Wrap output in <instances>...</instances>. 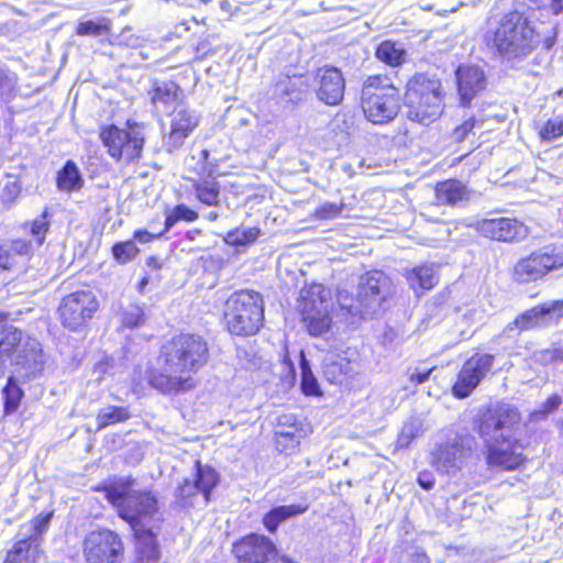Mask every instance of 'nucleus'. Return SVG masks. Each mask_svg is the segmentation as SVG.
Instances as JSON below:
<instances>
[{
	"label": "nucleus",
	"mask_w": 563,
	"mask_h": 563,
	"mask_svg": "<svg viewBox=\"0 0 563 563\" xmlns=\"http://www.w3.org/2000/svg\"><path fill=\"white\" fill-rule=\"evenodd\" d=\"M2 393L4 398L5 413L14 412L19 408L23 393L12 377L8 379V383L4 386Z\"/></svg>",
	"instance_id": "nucleus-42"
},
{
	"label": "nucleus",
	"mask_w": 563,
	"mask_h": 563,
	"mask_svg": "<svg viewBox=\"0 0 563 563\" xmlns=\"http://www.w3.org/2000/svg\"><path fill=\"white\" fill-rule=\"evenodd\" d=\"M276 435L278 439L277 440L278 443H280L283 439H285V440L289 439V441L291 442L290 445L292 448L297 446L300 443V437L291 431H277Z\"/></svg>",
	"instance_id": "nucleus-53"
},
{
	"label": "nucleus",
	"mask_w": 563,
	"mask_h": 563,
	"mask_svg": "<svg viewBox=\"0 0 563 563\" xmlns=\"http://www.w3.org/2000/svg\"><path fill=\"white\" fill-rule=\"evenodd\" d=\"M416 435V428L412 423L405 424L397 439L398 448H407Z\"/></svg>",
	"instance_id": "nucleus-51"
},
{
	"label": "nucleus",
	"mask_w": 563,
	"mask_h": 563,
	"mask_svg": "<svg viewBox=\"0 0 563 563\" xmlns=\"http://www.w3.org/2000/svg\"><path fill=\"white\" fill-rule=\"evenodd\" d=\"M563 135V114L549 119L540 130L544 141H552Z\"/></svg>",
	"instance_id": "nucleus-44"
},
{
	"label": "nucleus",
	"mask_w": 563,
	"mask_h": 563,
	"mask_svg": "<svg viewBox=\"0 0 563 563\" xmlns=\"http://www.w3.org/2000/svg\"><path fill=\"white\" fill-rule=\"evenodd\" d=\"M520 415L509 406L489 410L483 416L478 432L490 467L515 470L522 464L525 446L520 440Z\"/></svg>",
	"instance_id": "nucleus-3"
},
{
	"label": "nucleus",
	"mask_w": 563,
	"mask_h": 563,
	"mask_svg": "<svg viewBox=\"0 0 563 563\" xmlns=\"http://www.w3.org/2000/svg\"><path fill=\"white\" fill-rule=\"evenodd\" d=\"M224 321L232 334H255L264 321V306L261 295L250 290L232 294L225 301Z\"/></svg>",
	"instance_id": "nucleus-8"
},
{
	"label": "nucleus",
	"mask_w": 563,
	"mask_h": 563,
	"mask_svg": "<svg viewBox=\"0 0 563 563\" xmlns=\"http://www.w3.org/2000/svg\"><path fill=\"white\" fill-rule=\"evenodd\" d=\"M376 56L385 64L395 67L404 63L406 51L401 44L393 41H384L378 45Z\"/></svg>",
	"instance_id": "nucleus-33"
},
{
	"label": "nucleus",
	"mask_w": 563,
	"mask_h": 563,
	"mask_svg": "<svg viewBox=\"0 0 563 563\" xmlns=\"http://www.w3.org/2000/svg\"><path fill=\"white\" fill-rule=\"evenodd\" d=\"M300 372H301V390L307 396H319L320 387L316 376L313 375L305 352L300 351Z\"/></svg>",
	"instance_id": "nucleus-39"
},
{
	"label": "nucleus",
	"mask_w": 563,
	"mask_h": 563,
	"mask_svg": "<svg viewBox=\"0 0 563 563\" xmlns=\"http://www.w3.org/2000/svg\"><path fill=\"white\" fill-rule=\"evenodd\" d=\"M196 197L207 206H216L219 200L220 188L214 179L196 181L194 185Z\"/></svg>",
	"instance_id": "nucleus-38"
},
{
	"label": "nucleus",
	"mask_w": 563,
	"mask_h": 563,
	"mask_svg": "<svg viewBox=\"0 0 563 563\" xmlns=\"http://www.w3.org/2000/svg\"><path fill=\"white\" fill-rule=\"evenodd\" d=\"M477 125V121L474 118H470L465 120L461 125L456 126L452 132V137L455 142L464 141L467 135L473 132L475 126Z\"/></svg>",
	"instance_id": "nucleus-50"
},
{
	"label": "nucleus",
	"mask_w": 563,
	"mask_h": 563,
	"mask_svg": "<svg viewBox=\"0 0 563 563\" xmlns=\"http://www.w3.org/2000/svg\"><path fill=\"white\" fill-rule=\"evenodd\" d=\"M300 311L311 335L325 333L332 323L330 308L331 291L321 284H312L301 289Z\"/></svg>",
	"instance_id": "nucleus-9"
},
{
	"label": "nucleus",
	"mask_w": 563,
	"mask_h": 563,
	"mask_svg": "<svg viewBox=\"0 0 563 563\" xmlns=\"http://www.w3.org/2000/svg\"><path fill=\"white\" fill-rule=\"evenodd\" d=\"M343 202H322L313 212L312 217L316 220H333L341 216L343 210Z\"/></svg>",
	"instance_id": "nucleus-45"
},
{
	"label": "nucleus",
	"mask_w": 563,
	"mask_h": 563,
	"mask_svg": "<svg viewBox=\"0 0 563 563\" xmlns=\"http://www.w3.org/2000/svg\"><path fill=\"white\" fill-rule=\"evenodd\" d=\"M405 104L408 119L428 125L443 112V93L440 80L416 75L407 84Z\"/></svg>",
	"instance_id": "nucleus-5"
},
{
	"label": "nucleus",
	"mask_w": 563,
	"mask_h": 563,
	"mask_svg": "<svg viewBox=\"0 0 563 563\" xmlns=\"http://www.w3.org/2000/svg\"><path fill=\"white\" fill-rule=\"evenodd\" d=\"M240 563H268L275 556V545L264 536L250 534L234 544Z\"/></svg>",
	"instance_id": "nucleus-22"
},
{
	"label": "nucleus",
	"mask_w": 563,
	"mask_h": 563,
	"mask_svg": "<svg viewBox=\"0 0 563 563\" xmlns=\"http://www.w3.org/2000/svg\"><path fill=\"white\" fill-rule=\"evenodd\" d=\"M130 483L107 485L100 490L126 521L136 539L134 563H156L159 551L152 523L159 521L157 498L147 490H132Z\"/></svg>",
	"instance_id": "nucleus-2"
},
{
	"label": "nucleus",
	"mask_w": 563,
	"mask_h": 563,
	"mask_svg": "<svg viewBox=\"0 0 563 563\" xmlns=\"http://www.w3.org/2000/svg\"><path fill=\"white\" fill-rule=\"evenodd\" d=\"M84 185L80 170L76 163L67 161L57 174V187L62 191L70 192L79 190Z\"/></svg>",
	"instance_id": "nucleus-32"
},
{
	"label": "nucleus",
	"mask_w": 563,
	"mask_h": 563,
	"mask_svg": "<svg viewBox=\"0 0 563 563\" xmlns=\"http://www.w3.org/2000/svg\"><path fill=\"white\" fill-rule=\"evenodd\" d=\"M43 363L40 342L0 319V376L8 365H18L33 373Z\"/></svg>",
	"instance_id": "nucleus-6"
},
{
	"label": "nucleus",
	"mask_w": 563,
	"mask_h": 563,
	"mask_svg": "<svg viewBox=\"0 0 563 563\" xmlns=\"http://www.w3.org/2000/svg\"><path fill=\"white\" fill-rule=\"evenodd\" d=\"M482 235L507 243L520 242L529 234L528 227L514 218H492L477 220L473 224Z\"/></svg>",
	"instance_id": "nucleus-18"
},
{
	"label": "nucleus",
	"mask_w": 563,
	"mask_h": 563,
	"mask_svg": "<svg viewBox=\"0 0 563 563\" xmlns=\"http://www.w3.org/2000/svg\"><path fill=\"white\" fill-rule=\"evenodd\" d=\"M82 553L87 563H121L124 545L115 531L107 528L96 529L85 536Z\"/></svg>",
	"instance_id": "nucleus-12"
},
{
	"label": "nucleus",
	"mask_w": 563,
	"mask_h": 563,
	"mask_svg": "<svg viewBox=\"0 0 563 563\" xmlns=\"http://www.w3.org/2000/svg\"><path fill=\"white\" fill-rule=\"evenodd\" d=\"M484 41L499 58L510 64L525 60L541 42L532 23L519 11L490 18Z\"/></svg>",
	"instance_id": "nucleus-4"
},
{
	"label": "nucleus",
	"mask_w": 563,
	"mask_h": 563,
	"mask_svg": "<svg viewBox=\"0 0 563 563\" xmlns=\"http://www.w3.org/2000/svg\"><path fill=\"white\" fill-rule=\"evenodd\" d=\"M200 118L195 110L186 104L175 108L170 114V131L165 136V144L169 151L179 148L184 141L198 126Z\"/></svg>",
	"instance_id": "nucleus-20"
},
{
	"label": "nucleus",
	"mask_w": 563,
	"mask_h": 563,
	"mask_svg": "<svg viewBox=\"0 0 563 563\" xmlns=\"http://www.w3.org/2000/svg\"><path fill=\"white\" fill-rule=\"evenodd\" d=\"M494 355L476 353L463 364L455 384L453 394L457 398H465L478 386L483 378L492 371Z\"/></svg>",
	"instance_id": "nucleus-15"
},
{
	"label": "nucleus",
	"mask_w": 563,
	"mask_h": 563,
	"mask_svg": "<svg viewBox=\"0 0 563 563\" xmlns=\"http://www.w3.org/2000/svg\"><path fill=\"white\" fill-rule=\"evenodd\" d=\"M148 284V278L147 277H143L141 279V282L139 283V290L140 291H143L144 287Z\"/></svg>",
	"instance_id": "nucleus-59"
},
{
	"label": "nucleus",
	"mask_w": 563,
	"mask_h": 563,
	"mask_svg": "<svg viewBox=\"0 0 563 563\" xmlns=\"http://www.w3.org/2000/svg\"><path fill=\"white\" fill-rule=\"evenodd\" d=\"M561 402V399L559 396L553 395L548 398V400L543 404L542 410L539 411V413H542L543 416L548 415L549 412L555 410ZM538 415V412H536Z\"/></svg>",
	"instance_id": "nucleus-52"
},
{
	"label": "nucleus",
	"mask_w": 563,
	"mask_h": 563,
	"mask_svg": "<svg viewBox=\"0 0 563 563\" xmlns=\"http://www.w3.org/2000/svg\"><path fill=\"white\" fill-rule=\"evenodd\" d=\"M209 358L207 342L199 335L181 333L161 349L162 368L147 372L148 384L158 393L176 396L197 386L194 375Z\"/></svg>",
	"instance_id": "nucleus-1"
},
{
	"label": "nucleus",
	"mask_w": 563,
	"mask_h": 563,
	"mask_svg": "<svg viewBox=\"0 0 563 563\" xmlns=\"http://www.w3.org/2000/svg\"><path fill=\"white\" fill-rule=\"evenodd\" d=\"M111 20L104 16L96 20L79 21L76 33L80 36H101L109 34Z\"/></svg>",
	"instance_id": "nucleus-37"
},
{
	"label": "nucleus",
	"mask_w": 563,
	"mask_h": 563,
	"mask_svg": "<svg viewBox=\"0 0 563 563\" xmlns=\"http://www.w3.org/2000/svg\"><path fill=\"white\" fill-rule=\"evenodd\" d=\"M550 7L554 14L563 13V0H552Z\"/></svg>",
	"instance_id": "nucleus-58"
},
{
	"label": "nucleus",
	"mask_w": 563,
	"mask_h": 563,
	"mask_svg": "<svg viewBox=\"0 0 563 563\" xmlns=\"http://www.w3.org/2000/svg\"><path fill=\"white\" fill-rule=\"evenodd\" d=\"M187 168L192 172L210 176L213 173L216 164L209 161V152L207 150H199L188 156L185 161Z\"/></svg>",
	"instance_id": "nucleus-40"
},
{
	"label": "nucleus",
	"mask_w": 563,
	"mask_h": 563,
	"mask_svg": "<svg viewBox=\"0 0 563 563\" xmlns=\"http://www.w3.org/2000/svg\"><path fill=\"white\" fill-rule=\"evenodd\" d=\"M100 139L108 154L115 161L133 162L141 156L144 145L143 128L128 121L124 128L108 125L100 132Z\"/></svg>",
	"instance_id": "nucleus-10"
},
{
	"label": "nucleus",
	"mask_w": 563,
	"mask_h": 563,
	"mask_svg": "<svg viewBox=\"0 0 563 563\" xmlns=\"http://www.w3.org/2000/svg\"><path fill=\"white\" fill-rule=\"evenodd\" d=\"M282 562L283 563H296V562H294L292 560H290L288 558H283Z\"/></svg>",
	"instance_id": "nucleus-61"
},
{
	"label": "nucleus",
	"mask_w": 563,
	"mask_h": 563,
	"mask_svg": "<svg viewBox=\"0 0 563 563\" xmlns=\"http://www.w3.org/2000/svg\"><path fill=\"white\" fill-rule=\"evenodd\" d=\"M285 363H287L289 368H290V371L294 372V365H292V363H291V361L289 360L288 356H285Z\"/></svg>",
	"instance_id": "nucleus-60"
},
{
	"label": "nucleus",
	"mask_w": 563,
	"mask_h": 563,
	"mask_svg": "<svg viewBox=\"0 0 563 563\" xmlns=\"http://www.w3.org/2000/svg\"><path fill=\"white\" fill-rule=\"evenodd\" d=\"M313 87L320 101L328 106H335L343 99L345 82L338 68L322 67L314 75Z\"/></svg>",
	"instance_id": "nucleus-19"
},
{
	"label": "nucleus",
	"mask_w": 563,
	"mask_h": 563,
	"mask_svg": "<svg viewBox=\"0 0 563 563\" xmlns=\"http://www.w3.org/2000/svg\"><path fill=\"white\" fill-rule=\"evenodd\" d=\"M51 518L52 512L40 514L30 522L27 527L30 533L25 538H32L37 543V538L47 530Z\"/></svg>",
	"instance_id": "nucleus-47"
},
{
	"label": "nucleus",
	"mask_w": 563,
	"mask_h": 563,
	"mask_svg": "<svg viewBox=\"0 0 563 563\" xmlns=\"http://www.w3.org/2000/svg\"><path fill=\"white\" fill-rule=\"evenodd\" d=\"M216 218H217V214H213V213L209 214V219H212V220H213V219H216Z\"/></svg>",
	"instance_id": "nucleus-62"
},
{
	"label": "nucleus",
	"mask_w": 563,
	"mask_h": 563,
	"mask_svg": "<svg viewBox=\"0 0 563 563\" xmlns=\"http://www.w3.org/2000/svg\"><path fill=\"white\" fill-rule=\"evenodd\" d=\"M305 80L302 77H286L276 85V90L288 98V101L300 99L303 91Z\"/></svg>",
	"instance_id": "nucleus-41"
},
{
	"label": "nucleus",
	"mask_w": 563,
	"mask_h": 563,
	"mask_svg": "<svg viewBox=\"0 0 563 563\" xmlns=\"http://www.w3.org/2000/svg\"><path fill=\"white\" fill-rule=\"evenodd\" d=\"M99 302L89 290L75 291L66 296L59 307L60 320L65 328L77 331L92 318Z\"/></svg>",
	"instance_id": "nucleus-14"
},
{
	"label": "nucleus",
	"mask_w": 563,
	"mask_h": 563,
	"mask_svg": "<svg viewBox=\"0 0 563 563\" xmlns=\"http://www.w3.org/2000/svg\"><path fill=\"white\" fill-rule=\"evenodd\" d=\"M418 483L419 485L429 490L433 487L434 485V479H433V476L429 473H421L418 477Z\"/></svg>",
	"instance_id": "nucleus-56"
},
{
	"label": "nucleus",
	"mask_w": 563,
	"mask_h": 563,
	"mask_svg": "<svg viewBox=\"0 0 563 563\" xmlns=\"http://www.w3.org/2000/svg\"><path fill=\"white\" fill-rule=\"evenodd\" d=\"M31 234L34 236V242L36 246L43 244L45 240V235L48 231V221L46 220V213H43L41 217L35 219L31 223Z\"/></svg>",
	"instance_id": "nucleus-49"
},
{
	"label": "nucleus",
	"mask_w": 563,
	"mask_h": 563,
	"mask_svg": "<svg viewBox=\"0 0 563 563\" xmlns=\"http://www.w3.org/2000/svg\"><path fill=\"white\" fill-rule=\"evenodd\" d=\"M537 362L549 365L563 363V347L545 349L534 353Z\"/></svg>",
	"instance_id": "nucleus-48"
},
{
	"label": "nucleus",
	"mask_w": 563,
	"mask_h": 563,
	"mask_svg": "<svg viewBox=\"0 0 563 563\" xmlns=\"http://www.w3.org/2000/svg\"><path fill=\"white\" fill-rule=\"evenodd\" d=\"M198 218V213L185 205H178L172 209L165 219V230H170L178 221L184 220L192 222Z\"/></svg>",
	"instance_id": "nucleus-43"
},
{
	"label": "nucleus",
	"mask_w": 563,
	"mask_h": 563,
	"mask_svg": "<svg viewBox=\"0 0 563 563\" xmlns=\"http://www.w3.org/2000/svg\"><path fill=\"white\" fill-rule=\"evenodd\" d=\"M112 366V358H106L95 366V373L98 374V379H101L103 375L109 373Z\"/></svg>",
	"instance_id": "nucleus-54"
},
{
	"label": "nucleus",
	"mask_w": 563,
	"mask_h": 563,
	"mask_svg": "<svg viewBox=\"0 0 563 563\" xmlns=\"http://www.w3.org/2000/svg\"><path fill=\"white\" fill-rule=\"evenodd\" d=\"M561 267H563V244L545 245L519 260L514 267V277L519 283L534 282Z\"/></svg>",
	"instance_id": "nucleus-11"
},
{
	"label": "nucleus",
	"mask_w": 563,
	"mask_h": 563,
	"mask_svg": "<svg viewBox=\"0 0 563 563\" xmlns=\"http://www.w3.org/2000/svg\"><path fill=\"white\" fill-rule=\"evenodd\" d=\"M561 317H563V300L548 301L519 314L512 322L506 325L504 334L512 338L521 331L545 325L548 322Z\"/></svg>",
	"instance_id": "nucleus-17"
},
{
	"label": "nucleus",
	"mask_w": 563,
	"mask_h": 563,
	"mask_svg": "<svg viewBox=\"0 0 563 563\" xmlns=\"http://www.w3.org/2000/svg\"><path fill=\"white\" fill-rule=\"evenodd\" d=\"M455 75L461 102L463 106H467L485 88V74L478 66L462 65L456 69Z\"/></svg>",
	"instance_id": "nucleus-24"
},
{
	"label": "nucleus",
	"mask_w": 563,
	"mask_h": 563,
	"mask_svg": "<svg viewBox=\"0 0 563 563\" xmlns=\"http://www.w3.org/2000/svg\"><path fill=\"white\" fill-rule=\"evenodd\" d=\"M473 446V438L455 437L437 448L433 452L432 463L439 472L455 475L471 461Z\"/></svg>",
	"instance_id": "nucleus-13"
},
{
	"label": "nucleus",
	"mask_w": 563,
	"mask_h": 563,
	"mask_svg": "<svg viewBox=\"0 0 563 563\" xmlns=\"http://www.w3.org/2000/svg\"><path fill=\"white\" fill-rule=\"evenodd\" d=\"M131 417L128 407L109 406L101 409L97 417V429L101 430L110 424L119 423L128 420Z\"/></svg>",
	"instance_id": "nucleus-35"
},
{
	"label": "nucleus",
	"mask_w": 563,
	"mask_h": 563,
	"mask_svg": "<svg viewBox=\"0 0 563 563\" xmlns=\"http://www.w3.org/2000/svg\"><path fill=\"white\" fill-rule=\"evenodd\" d=\"M155 238L154 234L145 230H137L134 232V239L140 243H148Z\"/></svg>",
	"instance_id": "nucleus-57"
},
{
	"label": "nucleus",
	"mask_w": 563,
	"mask_h": 563,
	"mask_svg": "<svg viewBox=\"0 0 563 563\" xmlns=\"http://www.w3.org/2000/svg\"><path fill=\"white\" fill-rule=\"evenodd\" d=\"M32 249V242L23 239L0 245V268L12 269L15 266L23 265Z\"/></svg>",
	"instance_id": "nucleus-27"
},
{
	"label": "nucleus",
	"mask_w": 563,
	"mask_h": 563,
	"mask_svg": "<svg viewBox=\"0 0 563 563\" xmlns=\"http://www.w3.org/2000/svg\"><path fill=\"white\" fill-rule=\"evenodd\" d=\"M38 543H35L32 538H23L8 551L3 563H38Z\"/></svg>",
	"instance_id": "nucleus-28"
},
{
	"label": "nucleus",
	"mask_w": 563,
	"mask_h": 563,
	"mask_svg": "<svg viewBox=\"0 0 563 563\" xmlns=\"http://www.w3.org/2000/svg\"><path fill=\"white\" fill-rule=\"evenodd\" d=\"M432 369L416 371L411 373L410 380L415 384H422L429 378Z\"/></svg>",
	"instance_id": "nucleus-55"
},
{
	"label": "nucleus",
	"mask_w": 563,
	"mask_h": 563,
	"mask_svg": "<svg viewBox=\"0 0 563 563\" xmlns=\"http://www.w3.org/2000/svg\"><path fill=\"white\" fill-rule=\"evenodd\" d=\"M260 235L258 227H239L225 234L224 242L231 246H247L255 243Z\"/></svg>",
	"instance_id": "nucleus-34"
},
{
	"label": "nucleus",
	"mask_w": 563,
	"mask_h": 563,
	"mask_svg": "<svg viewBox=\"0 0 563 563\" xmlns=\"http://www.w3.org/2000/svg\"><path fill=\"white\" fill-rule=\"evenodd\" d=\"M329 353L323 361V373L325 378L332 384H342L344 379L352 377L356 373V358L352 355Z\"/></svg>",
	"instance_id": "nucleus-25"
},
{
	"label": "nucleus",
	"mask_w": 563,
	"mask_h": 563,
	"mask_svg": "<svg viewBox=\"0 0 563 563\" xmlns=\"http://www.w3.org/2000/svg\"><path fill=\"white\" fill-rule=\"evenodd\" d=\"M494 355L476 353L463 364L455 384L453 394L457 398H465L478 386L483 378L492 371Z\"/></svg>",
	"instance_id": "nucleus-16"
},
{
	"label": "nucleus",
	"mask_w": 563,
	"mask_h": 563,
	"mask_svg": "<svg viewBox=\"0 0 563 563\" xmlns=\"http://www.w3.org/2000/svg\"><path fill=\"white\" fill-rule=\"evenodd\" d=\"M219 476L214 468L202 465L199 461L196 462V473L194 479H184V483L178 488V496L187 498L196 493H201L207 504L210 499V493L218 484Z\"/></svg>",
	"instance_id": "nucleus-23"
},
{
	"label": "nucleus",
	"mask_w": 563,
	"mask_h": 563,
	"mask_svg": "<svg viewBox=\"0 0 563 563\" xmlns=\"http://www.w3.org/2000/svg\"><path fill=\"white\" fill-rule=\"evenodd\" d=\"M406 277L415 291L431 289L439 280L434 264H424L412 268L407 272Z\"/></svg>",
	"instance_id": "nucleus-29"
},
{
	"label": "nucleus",
	"mask_w": 563,
	"mask_h": 563,
	"mask_svg": "<svg viewBox=\"0 0 563 563\" xmlns=\"http://www.w3.org/2000/svg\"><path fill=\"white\" fill-rule=\"evenodd\" d=\"M466 197V187L459 180L449 179L435 187L438 205H455Z\"/></svg>",
	"instance_id": "nucleus-30"
},
{
	"label": "nucleus",
	"mask_w": 563,
	"mask_h": 563,
	"mask_svg": "<svg viewBox=\"0 0 563 563\" xmlns=\"http://www.w3.org/2000/svg\"><path fill=\"white\" fill-rule=\"evenodd\" d=\"M386 285V278L380 272H373L362 278L358 285L357 302L358 306L349 307L350 312H374L385 295L383 291Z\"/></svg>",
	"instance_id": "nucleus-21"
},
{
	"label": "nucleus",
	"mask_w": 563,
	"mask_h": 563,
	"mask_svg": "<svg viewBox=\"0 0 563 563\" xmlns=\"http://www.w3.org/2000/svg\"><path fill=\"white\" fill-rule=\"evenodd\" d=\"M362 109L366 119L374 124L393 121L400 110L398 89L387 77H368L362 90Z\"/></svg>",
	"instance_id": "nucleus-7"
},
{
	"label": "nucleus",
	"mask_w": 563,
	"mask_h": 563,
	"mask_svg": "<svg viewBox=\"0 0 563 563\" xmlns=\"http://www.w3.org/2000/svg\"><path fill=\"white\" fill-rule=\"evenodd\" d=\"M118 318L125 328L141 327L145 322V314L140 305L129 302L121 305L118 311Z\"/></svg>",
	"instance_id": "nucleus-36"
},
{
	"label": "nucleus",
	"mask_w": 563,
	"mask_h": 563,
	"mask_svg": "<svg viewBox=\"0 0 563 563\" xmlns=\"http://www.w3.org/2000/svg\"><path fill=\"white\" fill-rule=\"evenodd\" d=\"M184 92L174 81H162L155 84L151 100L156 110L167 112L170 108L175 109L183 104Z\"/></svg>",
	"instance_id": "nucleus-26"
},
{
	"label": "nucleus",
	"mask_w": 563,
	"mask_h": 563,
	"mask_svg": "<svg viewBox=\"0 0 563 563\" xmlns=\"http://www.w3.org/2000/svg\"><path fill=\"white\" fill-rule=\"evenodd\" d=\"M308 506L301 504L278 506L265 515L263 519L264 526L267 530L273 532L277 529L280 522L297 515H301L306 512Z\"/></svg>",
	"instance_id": "nucleus-31"
},
{
	"label": "nucleus",
	"mask_w": 563,
	"mask_h": 563,
	"mask_svg": "<svg viewBox=\"0 0 563 563\" xmlns=\"http://www.w3.org/2000/svg\"><path fill=\"white\" fill-rule=\"evenodd\" d=\"M287 421L291 420V417L285 416L284 417Z\"/></svg>",
	"instance_id": "nucleus-64"
},
{
	"label": "nucleus",
	"mask_w": 563,
	"mask_h": 563,
	"mask_svg": "<svg viewBox=\"0 0 563 563\" xmlns=\"http://www.w3.org/2000/svg\"><path fill=\"white\" fill-rule=\"evenodd\" d=\"M558 95L563 96V88L561 90H559Z\"/></svg>",
	"instance_id": "nucleus-63"
},
{
	"label": "nucleus",
	"mask_w": 563,
	"mask_h": 563,
	"mask_svg": "<svg viewBox=\"0 0 563 563\" xmlns=\"http://www.w3.org/2000/svg\"><path fill=\"white\" fill-rule=\"evenodd\" d=\"M139 253V249L136 247L134 241H124L113 245L112 254L114 258L120 263H126L134 258Z\"/></svg>",
	"instance_id": "nucleus-46"
}]
</instances>
